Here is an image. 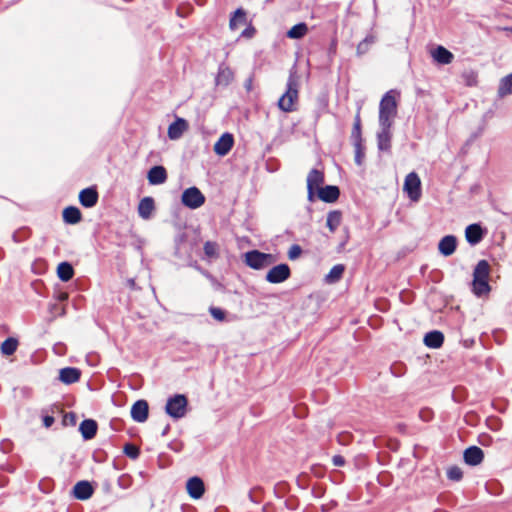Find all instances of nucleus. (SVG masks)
Instances as JSON below:
<instances>
[{
    "label": "nucleus",
    "instance_id": "obj_48",
    "mask_svg": "<svg viewBox=\"0 0 512 512\" xmlns=\"http://www.w3.org/2000/svg\"><path fill=\"white\" fill-rule=\"evenodd\" d=\"M250 87H251V80H249L247 83V88L250 89Z\"/></svg>",
    "mask_w": 512,
    "mask_h": 512
},
{
    "label": "nucleus",
    "instance_id": "obj_46",
    "mask_svg": "<svg viewBox=\"0 0 512 512\" xmlns=\"http://www.w3.org/2000/svg\"><path fill=\"white\" fill-rule=\"evenodd\" d=\"M75 418H76V416L73 413L66 414L65 417H64V421L65 422L70 421V423L74 424L75 423Z\"/></svg>",
    "mask_w": 512,
    "mask_h": 512
},
{
    "label": "nucleus",
    "instance_id": "obj_12",
    "mask_svg": "<svg viewBox=\"0 0 512 512\" xmlns=\"http://www.w3.org/2000/svg\"><path fill=\"white\" fill-rule=\"evenodd\" d=\"M148 410V403L145 400H138L131 408V417L136 422H145L148 418Z\"/></svg>",
    "mask_w": 512,
    "mask_h": 512
},
{
    "label": "nucleus",
    "instance_id": "obj_23",
    "mask_svg": "<svg viewBox=\"0 0 512 512\" xmlns=\"http://www.w3.org/2000/svg\"><path fill=\"white\" fill-rule=\"evenodd\" d=\"M317 194L322 201L332 203L338 199L340 191L337 186L328 185L326 187H321L317 191Z\"/></svg>",
    "mask_w": 512,
    "mask_h": 512
},
{
    "label": "nucleus",
    "instance_id": "obj_40",
    "mask_svg": "<svg viewBox=\"0 0 512 512\" xmlns=\"http://www.w3.org/2000/svg\"><path fill=\"white\" fill-rule=\"evenodd\" d=\"M447 476L450 480L459 481L462 478L463 473L459 467L453 466L448 469Z\"/></svg>",
    "mask_w": 512,
    "mask_h": 512
},
{
    "label": "nucleus",
    "instance_id": "obj_1",
    "mask_svg": "<svg viewBox=\"0 0 512 512\" xmlns=\"http://www.w3.org/2000/svg\"><path fill=\"white\" fill-rule=\"evenodd\" d=\"M399 96L397 90H389L384 94L379 104V126L392 127L397 115Z\"/></svg>",
    "mask_w": 512,
    "mask_h": 512
},
{
    "label": "nucleus",
    "instance_id": "obj_31",
    "mask_svg": "<svg viewBox=\"0 0 512 512\" xmlns=\"http://www.w3.org/2000/svg\"><path fill=\"white\" fill-rule=\"evenodd\" d=\"M246 23V13L243 9H237L229 21V27L231 30L238 29L239 26Z\"/></svg>",
    "mask_w": 512,
    "mask_h": 512
},
{
    "label": "nucleus",
    "instance_id": "obj_37",
    "mask_svg": "<svg viewBox=\"0 0 512 512\" xmlns=\"http://www.w3.org/2000/svg\"><path fill=\"white\" fill-rule=\"evenodd\" d=\"M204 254L207 258L213 259L218 257L219 246L216 242L207 241L204 244Z\"/></svg>",
    "mask_w": 512,
    "mask_h": 512
},
{
    "label": "nucleus",
    "instance_id": "obj_38",
    "mask_svg": "<svg viewBox=\"0 0 512 512\" xmlns=\"http://www.w3.org/2000/svg\"><path fill=\"white\" fill-rule=\"evenodd\" d=\"M352 138L354 139L355 143L362 141V138H361V120H360L359 113H357V115L355 116L354 127H353V130H352Z\"/></svg>",
    "mask_w": 512,
    "mask_h": 512
},
{
    "label": "nucleus",
    "instance_id": "obj_34",
    "mask_svg": "<svg viewBox=\"0 0 512 512\" xmlns=\"http://www.w3.org/2000/svg\"><path fill=\"white\" fill-rule=\"evenodd\" d=\"M307 32V25L305 23H298L288 30L287 37L290 39H301L307 34Z\"/></svg>",
    "mask_w": 512,
    "mask_h": 512
},
{
    "label": "nucleus",
    "instance_id": "obj_10",
    "mask_svg": "<svg viewBox=\"0 0 512 512\" xmlns=\"http://www.w3.org/2000/svg\"><path fill=\"white\" fill-rule=\"evenodd\" d=\"M234 138L230 133H224L214 144V152L219 156H225L232 149Z\"/></svg>",
    "mask_w": 512,
    "mask_h": 512
},
{
    "label": "nucleus",
    "instance_id": "obj_47",
    "mask_svg": "<svg viewBox=\"0 0 512 512\" xmlns=\"http://www.w3.org/2000/svg\"><path fill=\"white\" fill-rule=\"evenodd\" d=\"M254 33V29L253 28H248V29H245L243 32H242V36L243 37H251Z\"/></svg>",
    "mask_w": 512,
    "mask_h": 512
},
{
    "label": "nucleus",
    "instance_id": "obj_5",
    "mask_svg": "<svg viewBox=\"0 0 512 512\" xmlns=\"http://www.w3.org/2000/svg\"><path fill=\"white\" fill-rule=\"evenodd\" d=\"M187 408V399L184 395L178 394L168 399L165 407L166 413L180 419L185 416Z\"/></svg>",
    "mask_w": 512,
    "mask_h": 512
},
{
    "label": "nucleus",
    "instance_id": "obj_36",
    "mask_svg": "<svg viewBox=\"0 0 512 512\" xmlns=\"http://www.w3.org/2000/svg\"><path fill=\"white\" fill-rule=\"evenodd\" d=\"M376 42V37L374 35L366 36L357 46L356 53L358 56H362L366 54L370 47Z\"/></svg>",
    "mask_w": 512,
    "mask_h": 512
},
{
    "label": "nucleus",
    "instance_id": "obj_7",
    "mask_svg": "<svg viewBox=\"0 0 512 512\" xmlns=\"http://www.w3.org/2000/svg\"><path fill=\"white\" fill-rule=\"evenodd\" d=\"M181 200L184 206L197 209L204 204L205 197L198 188L190 187L182 193Z\"/></svg>",
    "mask_w": 512,
    "mask_h": 512
},
{
    "label": "nucleus",
    "instance_id": "obj_16",
    "mask_svg": "<svg viewBox=\"0 0 512 512\" xmlns=\"http://www.w3.org/2000/svg\"><path fill=\"white\" fill-rule=\"evenodd\" d=\"M484 236L483 229L479 224H470L465 229V237L469 244H478Z\"/></svg>",
    "mask_w": 512,
    "mask_h": 512
},
{
    "label": "nucleus",
    "instance_id": "obj_9",
    "mask_svg": "<svg viewBox=\"0 0 512 512\" xmlns=\"http://www.w3.org/2000/svg\"><path fill=\"white\" fill-rule=\"evenodd\" d=\"M324 181V175L317 169H312L307 177V190H308V198L310 201L313 200L315 191H318L321 187L320 185Z\"/></svg>",
    "mask_w": 512,
    "mask_h": 512
},
{
    "label": "nucleus",
    "instance_id": "obj_21",
    "mask_svg": "<svg viewBox=\"0 0 512 512\" xmlns=\"http://www.w3.org/2000/svg\"><path fill=\"white\" fill-rule=\"evenodd\" d=\"M154 210L155 205L152 197H144L143 199L140 200L138 205V214L142 219H150Z\"/></svg>",
    "mask_w": 512,
    "mask_h": 512
},
{
    "label": "nucleus",
    "instance_id": "obj_6",
    "mask_svg": "<svg viewBox=\"0 0 512 512\" xmlns=\"http://www.w3.org/2000/svg\"><path fill=\"white\" fill-rule=\"evenodd\" d=\"M403 190L411 201H419L421 197V181L415 172H411L405 177Z\"/></svg>",
    "mask_w": 512,
    "mask_h": 512
},
{
    "label": "nucleus",
    "instance_id": "obj_17",
    "mask_svg": "<svg viewBox=\"0 0 512 512\" xmlns=\"http://www.w3.org/2000/svg\"><path fill=\"white\" fill-rule=\"evenodd\" d=\"M73 494L76 499L87 500L93 494V487L88 481H79L73 488Z\"/></svg>",
    "mask_w": 512,
    "mask_h": 512
},
{
    "label": "nucleus",
    "instance_id": "obj_28",
    "mask_svg": "<svg viewBox=\"0 0 512 512\" xmlns=\"http://www.w3.org/2000/svg\"><path fill=\"white\" fill-rule=\"evenodd\" d=\"M63 220L68 224H76L81 220V212L77 207L69 206L63 211Z\"/></svg>",
    "mask_w": 512,
    "mask_h": 512
},
{
    "label": "nucleus",
    "instance_id": "obj_15",
    "mask_svg": "<svg viewBox=\"0 0 512 512\" xmlns=\"http://www.w3.org/2000/svg\"><path fill=\"white\" fill-rule=\"evenodd\" d=\"M431 57L435 62L442 65L450 64L454 59V55L443 46H437L433 49Z\"/></svg>",
    "mask_w": 512,
    "mask_h": 512
},
{
    "label": "nucleus",
    "instance_id": "obj_4",
    "mask_svg": "<svg viewBox=\"0 0 512 512\" xmlns=\"http://www.w3.org/2000/svg\"><path fill=\"white\" fill-rule=\"evenodd\" d=\"M277 261L276 256L263 253L258 250L248 251L244 255V262L252 269L260 270L267 268Z\"/></svg>",
    "mask_w": 512,
    "mask_h": 512
},
{
    "label": "nucleus",
    "instance_id": "obj_33",
    "mask_svg": "<svg viewBox=\"0 0 512 512\" xmlns=\"http://www.w3.org/2000/svg\"><path fill=\"white\" fill-rule=\"evenodd\" d=\"M18 340L13 337L7 338L2 344H1V353L4 356H11L15 353V351L18 348Z\"/></svg>",
    "mask_w": 512,
    "mask_h": 512
},
{
    "label": "nucleus",
    "instance_id": "obj_25",
    "mask_svg": "<svg viewBox=\"0 0 512 512\" xmlns=\"http://www.w3.org/2000/svg\"><path fill=\"white\" fill-rule=\"evenodd\" d=\"M233 79V71L225 64H221L219 66L218 74L216 76V84L227 86L233 81Z\"/></svg>",
    "mask_w": 512,
    "mask_h": 512
},
{
    "label": "nucleus",
    "instance_id": "obj_20",
    "mask_svg": "<svg viewBox=\"0 0 512 512\" xmlns=\"http://www.w3.org/2000/svg\"><path fill=\"white\" fill-rule=\"evenodd\" d=\"M188 124L186 120L178 118L176 121L171 123L168 127V137L171 140L179 139L182 134L187 130Z\"/></svg>",
    "mask_w": 512,
    "mask_h": 512
},
{
    "label": "nucleus",
    "instance_id": "obj_8",
    "mask_svg": "<svg viewBox=\"0 0 512 512\" xmlns=\"http://www.w3.org/2000/svg\"><path fill=\"white\" fill-rule=\"evenodd\" d=\"M291 275L287 264H279L272 267L266 274V281L272 284H278L286 281Z\"/></svg>",
    "mask_w": 512,
    "mask_h": 512
},
{
    "label": "nucleus",
    "instance_id": "obj_24",
    "mask_svg": "<svg viewBox=\"0 0 512 512\" xmlns=\"http://www.w3.org/2000/svg\"><path fill=\"white\" fill-rule=\"evenodd\" d=\"M391 128L380 126V131L377 134V144L381 151H389L391 148Z\"/></svg>",
    "mask_w": 512,
    "mask_h": 512
},
{
    "label": "nucleus",
    "instance_id": "obj_3",
    "mask_svg": "<svg viewBox=\"0 0 512 512\" xmlns=\"http://www.w3.org/2000/svg\"><path fill=\"white\" fill-rule=\"evenodd\" d=\"M299 77L295 71H291L287 81V90L278 100V107L284 112L294 110V104L298 99Z\"/></svg>",
    "mask_w": 512,
    "mask_h": 512
},
{
    "label": "nucleus",
    "instance_id": "obj_49",
    "mask_svg": "<svg viewBox=\"0 0 512 512\" xmlns=\"http://www.w3.org/2000/svg\"><path fill=\"white\" fill-rule=\"evenodd\" d=\"M475 81H468V85H473Z\"/></svg>",
    "mask_w": 512,
    "mask_h": 512
},
{
    "label": "nucleus",
    "instance_id": "obj_45",
    "mask_svg": "<svg viewBox=\"0 0 512 512\" xmlns=\"http://www.w3.org/2000/svg\"><path fill=\"white\" fill-rule=\"evenodd\" d=\"M54 423V418L52 416L46 415L43 418V424L46 428H49Z\"/></svg>",
    "mask_w": 512,
    "mask_h": 512
},
{
    "label": "nucleus",
    "instance_id": "obj_42",
    "mask_svg": "<svg viewBox=\"0 0 512 512\" xmlns=\"http://www.w3.org/2000/svg\"><path fill=\"white\" fill-rule=\"evenodd\" d=\"M302 253V249L299 245H292L288 251V257L290 260L297 259Z\"/></svg>",
    "mask_w": 512,
    "mask_h": 512
},
{
    "label": "nucleus",
    "instance_id": "obj_27",
    "mask_svg": "<svg viewBox=\"0 0 512 512\" xmlns=\"http://www.w3.org/2000/svg\"><path fill=\"white\" fill-rule=\"evenodd\" d=\"M79 430L84 439H92L97 432V423L92 419H86L81 422Z\"/></svg>",
    "mask_w": 512,
    "mask_h": 512
},
{
    "label": "nucleus",
    "instance_id": "obj_11",
    "mask_svg": "<svg viewBox=\"0 0 512 512\" xmlns=\"http://www.w3.org/2000/svg\"><path fill=\"white\" fill-rule=\"evenodd\" d=\"M186 490L191 498L200 499L205 492L202 479L197 476L188 479L186 483Z\"/></svg>",
    "mask_w": 512,
    "mask_h": 512
},
{
    "label": "nucleus",
    "instance_id": "obj_18",
    "mask_svg": "<svg viewBox=\"0 0 512 512\" xmlns=\"http://www.w3.org/2000/svg\"><path fill=\"white\" fill-rule=\"evenodd\" d=\"M484 454L481 448L477 446H471L464 452V460L468 465H478L482 462Z\"/></svg>",
    "mask_w": 512,
    "mask_h": 512
},
{
    "label": "nucleus",
    "instance_id": "obj_35",
    "mask_svg": "<svg viewBox=\"0 0 512 512\" xmlns=\"http://www.w3.org/2000/svg\"><path fill=\"white\" fill-rule=\"evenodd\" d=\"M344 273V266L341 264L335 265L331 268L325 277V281L329 284L338 282Z\"/></svg>",
    "mask_w": 512,
    "mask_h": 512
},
{
    "label": "nucleus",
    "instance_id": "obj_13",
    "mask_svg": "<svg viewBox=\"0 0 512 512\" xmlns=\"http://www.w3.org/2000/svg\"><path fill=\"white\" fill-rule=\"evenodd\" d=\"M457 247V238L453 235L444 236L438 243L439 253L445 257L452 255Z\"/></svg>",
    "mask_w": 512,
    "mask_h": 512
},
{
    "label": "nucleus",
    "instance_id": "obj_22",
    "mask_svg": "<svg viewBox=\"0 0 512 512\" xmlns=\"http://www.w3.org/2000/svg\"><path fill=\"white\" fill-rule=\"evenodd\" d=\"M147 179L151 185L163 184L167 179V173L163 166L152 167L147 175Z\"/></svg>",
    "mask_w": 512,
    "mask_h": 512
},
{
    "label": "nucleus",
    "instance_id": "obj_19",
    "mask_svg": "<svg viewBox=\"0 0 512 512\" xmlns=\"http://www.w3.org/2000/svg\"><path fill=\"white\" fill-rule=\"evenodd\" d=\"M81 371L74 367L62 368L59 371V380L64 384H73L80 379Z\"/></svg>",
    "mask_w": 512,
    "mask_h": 512
},
{
    "label": "nucleus",
    "instance_id": "obj_30",
    "mask_svg": "<svg viewBox=\"0 0 512 512\" xmlns=\"http://www.w3.org/2000/svg\"><path fill=\"white\" fill-rule=\"evenodd\" d=\"M57 275L64 282L69 281L74 275L72 265L68 262L60 263L57 267Z\"/></svg>",
    "mask_w": 512,
    "mask_h": 512
},
{
    "label": "nucleus",
    "instance_id": "obj_39",
    "mask_svg": "<svg viewBox=\"0 0 512 512\" xmlns=\"http://www.w3.org/2000/svg\"><path fill=\"white\" fill-rule=\"evenodd\" d=\"M126 456H128L131 459L138 458L140 451L139 448L133 444H126L123 449Z\"/></svg>",
    "mask_w": 512,
    "mask_h": 512
},
{
    "label": "nucleus",
    "instance_id": "obj_26",
    "mask_svg": "<svg viewBox=\"0 0 512 512\" xmlns=\"http://www.w3.org/2000/svg\"><path fill=\"white\" fill-rule=\"evenodd\" d=\"M444 341V335L440 331L428 332L424 337V344L429 348H439L442 346Z\"/></svg>",
    "mask_w": 512,
    "mask_h": 512
},
{
    "label": "nucleus",
    "instance_id": "obj_14",
    "mask_svg": "<svg viewBox=\"0 0 512 512\" xmlns=\"http://www.w3.org/2000/svg\"><path fill=\"white\" fill-rule=\"evenodd\" d=\"M79 201L82 206L91 208L97 204L98 192L94 188H85L79 193Z\"/></svg>",
    "mask_w": 512,
    "mask_h": 512
},
{
    "label": "nucleus",
    "instance_id": "obj_44",
    "mask_svg": "<svg viewBox=\"0 0 512 512\" xmlns=\"http://www.w3.org/2000/svg\"><path fill=\"white\" fill-rule=\"evenodd\" d=\"M332 462L335 466H343L344 463H345V460L342 456L340 455H335L333 456L332 458Z\"/></svg>",
    "mask_w": 512,
    "mask_h": 512
},
{
    "label": "nucleus",
    "instance_id": "obj_41",
    "mask_svg": "<svg viewBox=\"0 0 512 512\" xmlns=\"http://www.w3.org/2000/svg\"><path fill=\"white\" fill-rule=\"evenodd\" d=\"M209 312L211 316L217 321H224L226 312L218 307H210Z\"/></svg>",
    "mask_w": 512,
    "mask_h": 512
},
{
    "label": "nucleus",
    "instance_id": "obj_29",
    "mask_svg": "<svg viewBox=\"0 0 512 512\" xmlns=\"http://www.w3.org/2000/svg\"><path fill=\"white\" fill-rule=\"evenodd\" d=\"M342 221V214L338 210H334L328 213L326 225L331 232H335L336 229L340 226Z\"/></svg>",
    "mask_w": 512,
    "mask_h": 512
},
{
    "label": "nucleus",
    "instance_id": "obj_2",
    "mask_svg": "<svg viewBox=\"0 0 512 512\" xmlns=\"http://www.w3.org/2000/svg\"><path fill=\"white\" fill-rule=\"evenodd\" d=\"M490 265L486 260H480L473 271L472 291L477 297L489 294Z\"/></svg>",
    "mask_w": 512,
    "mask_h": 512
},
{
    "label": "nucleus",
    "instance_id": "obj_43",
    "mask_svg": "<svg viewBox=\"0 0 512 512\" xmlns=\"http://www.w3.org/2000/svg\"><path fill=\"white\" fill-rule=\"evenodd\" d=\"M355 161L358 165H361L362 163V158H363V152H362V148H361V142H356L355 143Z\"/></svg>",
    "mask_w": 512,
    "mask_h": 512
},
{
    "label": "nucleus",
    "instance_id": "obj_32",
    "mask_svg": "<svg viewBox=\"0 0 512 512\" xmlns=\"http://www.w3.org/2000/svg\"><path fill=\"white\" fill-rule=\"evenodd\" d=\"M512 94V73L503 77L500 80L498 87V95L503 98L507 95Z\"/></svg>",
    "mask_w": 512,
    "mask_h": 512
}]
</instances>
